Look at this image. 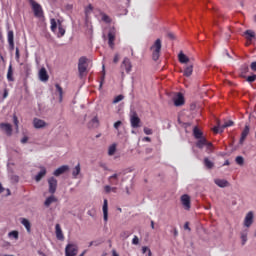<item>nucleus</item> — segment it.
I'll list each match as a JSON object with an SVG mask.
<instances>
[{
    "label": "nucleus",
    "instance_id": "f257e3e1",
    "mask_svg": "<svg viewBox=\"0 0 256 256\" xmlns=\"http://www.w3.org/2000/svg\"><path fill=\"white\" fill-rule=\"evenodd\" d=\"M28 3L32 8L34 17L37 19H43V17H45V12L43 11V6H41V4L37 3L35 0H28Z\"/></svg>",
    "mask_w": 256,
    "mask_h": 256
},
{
    "label": "nucleus",
    "instance_id": "f03ea898",
    "mask_svg": "<svg viewBox=\"0 0 256 256\" xmlns=\"http://www.w3.org/2000/svg\"><path fill=\"white\" fill-rule=\"evenodd\" d=\"M161 39H157L154 44L151 46L152 51V59L153 61H159V57H161Z\"/></svg>",
    "mask_w": 256,
    "mask_h": 256
},
{
    "label": "nucleus",
    "instance_id": "7ed1b4c3",
    "mask_svg": "<svg viewBox=\"0 0 256 256\" xmlns=\"http://www.w3.org/2000/svg\"><path fill=\"white\" fill-rule=\"evenodd\" d=\"M78 71L80 77H83L85 73L87 72V58L86 57H80L78 62Z\"/></svg>",
    "mask_w": 256,
    "mask_h": 256
},
{
    "label": "nucleus",
    "instance_id": "20e7f679",
    "mask_svg": "<svg viewBox=\"0 0 256 256\" xmlns=\"http://www.w3.org/2000/svg\"><path fill=\"white\" fill-rule=\"evenodd\" d=\"M79 253V247L76 244H68L65 248L66 256H77Z\"/></svg>",
    "mask_w": 256,
    "mask_h": 256
},
{
    "label": "nucleus",
    "instance_id": "39448f33",
    "mask_svg": "<svg viewBox=\"0 0 256 256\" xmlns=\"http://www.w3.org/2000/svg\"><path fill=\"white\" fill-rule=\"evenodd\" d=\"M174 105L175 107H182V105H185V96H183V93L178 92L173 97Z\"/></svg>",
    "mask_w": 256,
    "mask_h": 256
},
{
    "label": "nucleus",
    "instance_id": "423d86ee",
    "mask_svg": "<svg viewBox=\"0 0 256 256\" xmlns=\"http://www.w3.org/2000/svg\"><path fill=\"white\" fill-rule=\"evenodd\" d=\"M130 123L133 129H138V127H141V118H139L137 113L134 112L130 117Z\"/></svg>",
    "mask_w": 256,
    "mask_h": 256
},
{
    "label": "nucleus",
    "instance_id": "0eeeda50",
    "mask_svg": "<svg viewBox=\"0 0 256 256\" xmlns=\"http://www.w3.org/2000/svg\"><path fill=\"white\" fill-rule=\"evenodd\" d=\"M115 37H116V32H115V28H113L108 33V45L110 49H115Z\"/></svg>",
    "mask_w": 256,
    "mask_h": 256
},
{
    "label": "nucleus",
    "instance_id": "6e6552de",
    "mask_svg": "<svg viewBox=\"0 0 256 256\" xmlns=\"http://www.w3.org/2000/svg\"><path fill=\"white\" fill-rule=\"evenodd\" d=\"M7 39H8L10 51H13L15 49V34H14L13 30L8 31Z\"/></svg>",
    "mask_w": 256,
    "mask_h": 256
},
{
    "label": "nucleus",
    "instance_id": "1a4fd4ad",
    "mask_svg": "<svg viewBox=\"0 0 256 256\" xmlns=\"http://www.w3.org/2000/svg\"><path fill=\"white\" fill-rule=\"evenodd\" d=\"M254 214L252 211L248 212L244 218V227H247V229H249V227H251L253 225V219H254Z\"/></svg>",
    "mask_w": 256,
    "mask_h": 256
},
{
    "label": "nucleus",
    "instance_id": "9d476101",
    "mask_svg": "<svg viewBox=\"0 0 256 256\" xmlns=\"http://www.w3.org/2000/svg\"><path fill=\"white\" fill-rule=\"evenodd\" d=\"M48 185H49V193H51V195H55V192L57 191V179H55V177L49 178Z\"/></svg>",
    "mask_w": 256,
    "mask_h": 256
},
{
    "label": "nucleus",
    "instance_id": "9b49d317",
    "mask_svg": "<svg viewBox=\"0 0 256 256\" xmlns=\"http://www.w3.org/2000/svg\"><path fill=\"white\" fill-rule=\"evenodd\" d=\"M181 203H182L184 209H186V211H189V209H191V197H189V195H187V194L182 195Z\"/></svg>",
    "mask_w": 256,
    "mask_h": 256
},
{
    "label": "nucleus",
    "instance_id": "f8f14e48",
    "mask_svg": "<svg viewBox=\"0 0 256 256\" xmlns=\"http://www.w3.org/2000/svg\"><path fill=\"white\" fill-rule=\"evenodd\" d=\"M0 129H2V131H5L8 137H11L13 135V127L9 123H0Z\"/></svg>",
    "mask_w": 256,
    "mask_h": 256
},
{
    "label": "nucleus",
    "instance_id": "ddd939ff",
    "mask_svg": "<svg viewBox=\"0 0 256 256\" xmlns=\"http://www.w3.org/2000/svg\"><path fill=\"white\" fill-rule=\"evenodd\" d=\"M132 68L133 66L131 65V60L129 58H124L121 64V69H124L126 73H131Z\"/></svg>",
    "mask_w": 256,
    "mask_h": 256
},
{
    "label": "nucleus",
    "instance_id": "4468645a",
    "mask_svg": "<svg viewBox=\"0 0 256 256\" xmlns=\"http://www.w3.org/2000/svg\"><path fill=\"white\" fill-rule=\"evenodd\" d=\"M33 126L35 129H43L44 127H47V122L39 118H34Z\"/></svg>",
    "mask_w": 256,
    "mask_h": 256
},
{
    "label": "nucleus",
    "instance_id": "2eb2a0df",
    "mask_svg": "<svg viewBox=\"0 0 256 256\" xmlns=\"http://www.w3.org/2000/svg\"><path fill=\"white\" fill-rule=\"evenodd\" d=\"M233 125V121L229 120L227 122H225L222 126L221 124H218V126H215L213 128L214 133H218L219 129H221V131H223V129H227V127H232Z\"/></svg>",
    "mask_w": 256,
    "mask_h": 256
},
{
    "label": "nucleus",
    "instance_id": "dca6fc26",
    "mask_svg": "<svg viewBox=\"0 0 256 256\" xmlns=\"http://www.w3.org/2000/svg\"><path fill=\"white\" fill-rule=\"evenodd\" d=\"M103 215H104V221L107 223L109 221V204L107 199H104V204H103Z\"/></svg>",
    "mask_w": 256,
    "mask_h": 256
},
{
    "label": "nucleus",
    "instance_id": "f3484780",
    "mask_svg": "<svg viewBox=\"0 0 256 256\" xmlns=\"http://www.w3.org/2000/svg\"><path fill=\"white\" fill-rule=\"evenodd\" d=\"M55 233H56V239H58V241H63L65 239V236L63 235V230L61 229L60 224H56Z\"/></svg>",
    "mask_w": 256,
    "mask_h": 256
},
{
    "label": "nucleus",
    "instance_id": "a211bd4d",
    "mask_svg": "<svg viewBox=\"0 0 256 256\" xmlns=\"http://www.w3.org/2000/svg\"><path fill=\"white\" fill-rule=\"evenodd\" d=\"M39 79L43 82L49 81V74H47V69L41 68L39 70Z\"/></svg>",
    "mask_w": 256,
    "mask_h": 256
},
{
    "label": "nucleus",
    "instance_id": "6ab92c4d",
    "mask_svg": "<svg viewBox=\"0 0 256 256\" xmlns=\"http://www.w3.org/2000/svg\"><path fill=\"white\" fill-rule=\"evenodd\" d=\"M66 171H69V166L63 165V166L59 167L58 169H56L54 171L53 175H55V177H59V175H63V173H65Z\"/></svg>",
    "mask_w": 256,
    "mask_h": 256
},
{
    "label": "nucleus",
    "instance_id": "aec40b11",
    "mask_svg": "<svg viewBox=\"0 0 256 256\" xmlns=\"http://www.w3.org/2000/svg\"><path fill=\"white\" fill-rule=\"evenodd\" d=\"M247 135H249V126L246 125L244 130L241 133V137H240V145H243V143L245 142V139H247Z\"/></svg>",
    "mask_w": 256,
    "mask_h": 256
},
{
    "label": "nucleus",
    "instance_id": "412c9836",
    "mask_svg": "<svg viewBox=\"0 0 256 256\" xmlns=\"http://www.w3.org/2000/svg\"><path fill=\"white\" fill-rule=\"evenodd\" d=\"M247 235H249L248 228H246L240 232V239L242 241V245H245V243H247Z\"/></svg>",
    "mask_w": 256,
    "mask_h": 256
},
{
    "label": "nucleus",
    "instance_id": "4be33fe9",
    "mask_svg": "<svg viewBox=\"0 0 256 256\" xmlns=\"http://www.w3.org/2000/svg\"><path fill=\"white\" fill-rule=\"evenodd\" d=\"M110 185H119V174H113L108 178Z\"/></svg>",
    "mask_w": 256,
    "mask_h": 256
},
{
    "label": "nucleus",
    "instance_id": "5701e85b",
    "mask_svg": "<svg viewBox=\"0 0 256 256\" xmlns=\"http://www.w3.org/2000/svg\"><path fill=\"white\" fill-rule=\"evenodd\" d=\"M178 61L182 64L189 63V57H187L183 52H180L178 54Z\"/></svg>",
    "mask_w": 256,
    "mask_h": 256
},
{
    "label": "nucleus",
    "instance_id": "b1692460",
    "mask_svg": "<svg viewBox=\"0 0 256 256\" xmlns=\"http://www.w3.org/2000/svg\"><path fill=\"white\" fill-rule=\"evenodd\" d=\"M246 39L249 43L255 39V32L253 30H246L245 31Z\"/></svg>",
    "mask_w": 256,
    "mask_h": 256
},
{
    "label": "nucleus",
    "instance_id": "393cba45",
    "mask_svg": "<svg viewBox=\"0 0 256 256\" xmlns=\"http://www.w3.org/2000/svg\"><path fill=\"white\" fill-rule=\"evenodd\" d=\"M21 223L27 230V233H31V222H29V220L26 218H22Z\"/></svg>",
    "mask_w": 256,
    "mask_h": 256
},
{
    "label": "nucleus",
    "instance_id": "a878e982",
    "mask_svg": "<svg viewBox=\"0 0 256 256\" xmlns=\"http://www.w3.org/2000/svg\"><path fill=\"white\" fill-rule=\"evenodd\" d=\"M7 79L10 82L15 81V78L13 77V64H9L8 72H7Z\"/></svg>",
    "mask_w": 256,
    "mask_h": 256
},
{
    "label": "nucleus",
    "instance_id": "bb28decb",
    "mask_svg": "<svg viewBox=\"0 0 256 256\" xmlns=\"http://www.w3.org/2000/svg\"><path fill=\"white\" fill-rule=\"evenodd\" d=\"M65 36V28H63V24H61V21L58 20V33L57 37L61 38Z\"/></svg>",
    "mask_w": 256,
    "mask_h": 256
},
{
    "label": "nucleus",
    "instance_id": "cd10ccee",
    "mask_svg": "<svg viewBox=\"0 0 256 256\" xmlns=\"http://www.w3.org/2000/svg\"><path fill=\"white\" fill-rule=\"evenodd\" d=\"M193 135H194L195 139L203 138V132L197 126H195L193 128Z\"/></svg>",
    "mask_w": 256,
    "mask_h": 256
},
{
    "label": "nucleus",
    "instance_id": "c85d7f7f",
    "mask_svg": "<svg viewBox=\"0 0 256 256\" xmlns=\"http://www.w3.org/2000/svg\"><path fill=\"white\" fill-rule=\"evenodd\" d=\"M45 175H47V170L45 168H42L41 171L36 175L35 181L39 183V181H41L43 177H45Z\"/></svg>",
    "mask_w": 256,
    "mask_h": 256
},
{
    "label": "nucleus",
    "instance_id": "c756f323",
    "mask_svg": "<svg viewBox=\"0 0 256 256\" xmlns=\"http://www.w3.org/2000/svg\"><path fill=\"white\" fill-rule=\"evenodd\" d=\"M55 87L59 95V103H63V88L59 84H55Z\"/></svg>",
    "mask_w": 256,
    "mask_h": 256
},
{
    "label": "nucleus",
    "instance_id": "7c9ffc66",
    "mask_svg": "<svg viewBox=\"0 0 256 256\" xmlns=\"http://www.w3.org/2000/svg\"><path fill=\"white\" fill-rule=\"evenodd\" d=\"M53 203H57V199L55 198V196H49L46 200H45V202H44V205L46 206V207H49L51 204H53Z\"/></svg>",
    "mask_w": 256,
    "mask_h": 256
},
{
    "label": "nucleus",
    "instance_id": "2f4dec72",
    "mask_svg": "<svg viewBox=\"0 0 256 256\" xmlns=\"http://www.w3.org/2000/svg\"><path fill=\"white\" fill-rule=\"evenodd\" d=\"M50 25H51L50 29H51L52 33H56L57 32V27L59 25L57 24V20H55V18L50 19Z\"/></svg>",
    "mask_w": 256,
    "mask_h": 256
},
{
    "label": "nucleus",
    "instance_id": "473e14b6",
    "mask_svg": "<svg viewBox=\"0 0 256 256\" xmlns=\"http://www.w3.org/2000/svg\"><path fill=\"white\" fill-rule=\"evenodd\" d=\"M193 75V65H189L184 69V77H191Z\"/></svg>",
    "mask_w": 256,
    "mask_h": 256
},
{
    "label": "nucleus",
    "instance_id": "72a5a7b5",
    "mask_svg": "<svg viewBox=\"0 0 256 256\" xmlns=\"http://www.w3.org/2000/svg\"><path fill=\"white\" fill-rule=\"evenodd\" d=\"M214 183H216L218 187H227V185H229V182L223 179H216Z\"/></svg>",
    "mask_w": 256,
    "mask_h": 256
},
{
    "label": "nucleus",
    "instance_id": "f704fd0d",
    "mask_svg": "<svg viewBox=\"0 0 256 256\" xmlns=\"http://www.w3.org/2000/svg\"><path fill=\"white\" fill-rule=\"evenodd\" d=\"M198 142L196 143V147H198V149H203V146H205L207 144V139L202 137V138H198Z\"/></svg>",
    "mask_w": 256,
    "mask_h": 256
},
{
    "label": "nucleus",
    "instance_id": "c9c22d12",
    "mask_svg": "<svg viewBox=\"0 0 256 256\" xmlns=\"http://www.w3.org/2000/svg\"><path fill=\"white\" fill-rule=\"evenodd\" d=\"M88 127H99V118L95 116L88 124Z\"/></svg>",
    "mask_w": 256,
    "mask_h": 256
},
{
    "label": "nucleus",
    "instance_id": "e433bc0d",
    "mask_svg": "<svg viewBox=\"0 0 256 256\" xmlns=\"http://www.w3.org/2000/svg\"><path fill=\"white\" fill-rule=\"evenodd\" d=\"M79 173H81V164H78V165L74 168V170H73V172H72V175H73L74 179H77V176L79 175Z\"/></svg>",
    "mask_w": 256,
    "mask_h": 256
},
{
    "label": "nucleus",
    "instance_id": "4c0bfd02",
    "mask_svg": "<svg viewBox=\"0 0 256 256\" xmlns=\"http://www.w3.org/2000/svg\"><path fill=\"white\" fill-rule=\"evenodd\" d=\"M115 151H117V145L116 144H112L111 146H109L108 148V155L111 157L113 155H115Z\"/></svg>",
    "mask_w": 256,
    "mask_h": 256
},
{
    "label": "nucleus",
    "instance_id": "58836bf2",
    "mask_svg": "<svg viewBox=\"0 0 256 256\" xmlns=\"http://www.w3.org/2000/svg\"><path fill=\"white\" fill-rule=\"evenodd\" d=\"M204 165L207 169H213L215 164L209 158H204Z\"/></svg>",
    "mask_w": 256,
    "mask_h": 256
},
{
    "label": "nucleus",
    "instance_id": "ea45409f",
    "mask_svg": "<svg viewBox=\"0 0 256 256\" xmlns=\"http://www.w3.org/2000/svg\"><path fill=\"white\" fill-rule=\"evenodd\" d=\"M91 13H93V5L89 4L86 8H85V16L89 17V15H91Z\"/></svg>",
    "mask_w": 256,
    "mask_h": 256
},
{
    "label": "nucleus",
    "instance_id": "a19ab883",
    "mask_svg": "<svg viewBox=\"0 0 256 256\" xmlns=\"http://www.w3.org/2000/svg\"><path fill=\"white\" fill-rule=\"evenodd\" d=\"M101 16H102V21H104V23H111V17H109V15L105 13H101Z\"/></svg>",
    "mask_w": 256,
    "mask_h": 256
},
{
    "label": "nucleus",
    "instance_id": "79ce46f5",
    "mask_svg": "<svg viewBox=\"0 0 256 256\" xmlns=\"http://www.w3.org/2000/svg\"><path fill=\"white\" fill-rule=\"evenodd\" d=\"M235 161L237 165H243L245 163V159L243 158V156H237Z\"/></svg>",
    "mask_w": 256,
    "mask_h": 256
},
{
    "label": "nucleus",
    "instance_id": "37998d69",
    "mask_svg": "<svg viewBox=\"0 0 256 256\" xmlns=\"http://www.w3.org/2000/svg\"><path fill=\"white\" fill-rule=\"evenodd\" d=\"M9 237H13L14 239H19V232L18 231H11L9 232Z\"/></svg>",
    "mask_w": 256,
    "mask_h": 256
},
{
    "label": "nucleus",
    "instance_id": "c03bdc74",
    "mask_svg": "<svg viewBox=\"0 0 256 256\" xmlns=\"http://www.w3.org/2000/svg\"><path fill=\"white\" fill-rule=\"evenodd\" d=\"M142 253L145 254V253H148V256H152L153 254L151 253V249H149V247L147 246H143L142 247Z\"/></svg>",
    "mask_w": 256,
    "mask_h": 256
},
{
    "label": "nucleus",
    "instance_id": "a18cd8bd",
    "mask_svg": "<svg viewBox=\"0 0 256 256\" xmlns=\"http://www.w3.org/2000/svg\"><path fill=\"white\" fill-rule=\"evenodd\" d=\"M123 99H125V97L123 95H118L114 98L113 100V103L116 104V103H119L120 101H123Z\"/></svg>",
    "mask_w": 256,
    "mask_h": 256
},
{
    "label": "nucleus",
    "instance_id": "49530a36",
    "mask_svg": "<svg viewBox=\"0 0 256 256\" xmlns=\"http://www.w3.org/2000/svg\"><path fill=\"white\" fill-rule=\"evenodd\" d=\"M145 135H153V129L144 127L143 129Z\"/></svg>",
    "mask_w": 256,
    "mask_h": 256
},
{
    "label": "nucleus",
    "instance_id": "de8ad7c7",
    "mask_svg": "<svg viewBox=\"0 0 256 256\" xmlns=\"http://www.w3.org/2000/svg\"><path fill=\"white\" fill-rule=\"evenodd\" d=\"M255 80H256V75H252V76L247 77L248 83H254Z\"/></svg>",
    "mask_w": 256,
    "mask_h": 256
},
{
    "label": "nucleus",
    "instance_id": "09e8293b",
    "mask_svg": "<svg viewBox=\"0 0 256 256\" xmlns=\"http://www.w3.org/2000/svg\"><path fill=\"white\" fill-rule=\"evenodd\" d=\"M93 245H94L95 247H99V245H101V243L98 242V241H91V242L89 243V247H93Z\"/></svg>",
    "mask_w": 256,
    "mask_h": 256
},
{
    "label": "nucleus",
    "instance_id": "8fccbe9b",
    "mask_svg": "<svg viewBox=\"0 0 256 256\" xmlns=\"http://www.w3.org/2000/svg\"><path fill=\"white\" fill-rule=\"evenodd\" d=\"M120 125H123V122H121V121L115 122V123H114V129L119 130V126H120Z\"/></svg>",
    "mask_w": 256,
    "mask_h": 256
},
{
    "label": "nucleus",
    "instance_id": "3c124183",
    "mask_svg": "<svg viewBox=\"0 0 256 256\" xmlns=\"http://www.w3.org/2000/svg\"><path fill=\"white\" fill-rule=\"evenodd\" d=\"M132 244L139 245V238L137 236H134V238L132 239Z\"/></svg>",
    "mask_w": 256,
    "mask_h": 256
},
{
    "label": "nucleus",
    "instance_id": "603ef678",
    "mask_svg": "<svg viewBox=\"0 0 256 256\" xmlns=\"http://www.w3.org/2000/svg\"><path fill=\"white\" fill-rule=\"evenodd\" d=\"M13 121H14L15 127L18 128L19 127V120L17 119V116L13 117Z\"/></svg>",
    "mask_w": 256,
    "mask_h": 256
},
{
    "label": "nucleus",
    "instance_id": "864d4df0",
    "mask_svg": "<svg viewBox=\"0 0 256 256\" xmlns=\"http://www.w3.org/2000/svg\"><path fill=\"white\" fill-rule=\"evenodd\" d=\"M7 97H9V90H7V88H5L4 93H3V99H7Z\"/></svg>",
    "mask_w": 256,
    "mask_h": 256
},
{
    "label": "nucleus",
    "instance_id": "5fc2aeb1",
    "mask_svg": "<svg viewBox=\"0 0 256 256\" xmlns=\"http://www.w3.org/2000/svg\"><path fill=\"white\" fill-rule=\"evenodd\" d=\"M15 57H16V61H19V59L21 58V54H19V48H16Z\"/></svg>",
    "mask_w": 256,
    "mask_h": 256
},
{
    "label": "nucleus",
    "instance_id": "6e6d98bb",
    "mask_svg": "<svg viewBox=\"0 0 256 256\" xmlns=\"http://www.w3.org/2000/svg\"><path fill=\"white\" fill-rule=\"evenodd\" d=\"M250 69H251L252 71H256V62H252V63H251Z\"/></svg>",
    "mask_w": 256,
    "mask_h": 256
},
{
    "label": "nucleus",
    "instance_id": "4d7b16f0",
    "mask_svg": "<svg viewBox=\"0 0 256 256\" xmlns=\"http://www.w3.org/2000/svg\"><path fill=\"white\" fill-rule=\"evenodd\" d=\"M104 191H105L106 193H110V192H111V186L106 185V186L104 187Z\"/></svg>",
    "mask_w": 256,
    "mask_h": 256
},
{
    "label": "nucleus",
    "instance_id": "13d9d810",
    "mask_svg": "<svg viewBox=\"0 0 256 256\" xmlns=\"http://www.w3.org/2000/svg\"><path fill=\"white\" fill-rule=\"evenodd\" d=\"M114 63H119V54H116L113 59Z\"/></svg>",
    "mask_w": 256,
    "mask_h": 256
},
{
    "label": "nucleus",
    "instance_id": "bf43d9fd",
    "mask_svg": "<svg viewBox=\"0 0 256 256\" xmlns=\"http://www.w3.org/2000/svg\"><path fill=\"white\" fill-rule=\"evenodd\" d=\"M184 229L187 230V231H191V228L189 227V222H186L184 224Z\"/></svg>",
    "mask_w": 256,
    "mask_h": 256
},
{
    "label": "nucleus",
    "instance_id": "052dcab7",
    "mask_svg": "<svg viewBox=\"0 0 256 256\" xmlns=\"http://www.w3.org/2000/svg\"><path fill=\"white\" fill-rule=\"evenodd\" d=\"M27 141H29V138L27 136H24L22 139H21V143L25 144L27 143Z\"/></svg>",
    "mask_w": 256,
    "mask_h": 256
},
{
    "label": "nucleus",
    "instance_id": "680f3d73",
    "mask_svg": "<svg viewBox=\"0 0 256 256\" xmlns=\"http://www.w3.org/2000/svg\"><path fill=\"white\" fill-rule=\"evenodd\" d=\"M205 145L208 147V149H211V147H213V143L208 142V141H206Z\"/></svg>",
    "mask_w": 256,
    "mask_h": 256
},
{
    "label": "nucleus",
    "instance_id": "e2e57ef3",
    "mask_svg": "<svg viewBox=\"0 0 256 256\" xmlns=\"http://www.w3.org/2000/svg\"><path fill=\"white\" fill-rule=\"evenodd\" d=\"M169 39H175V35L173 33H168Z\"/></svg>",
    "mask_w": 256,
    "mask_h": 256
},
{
    "label": "nucleus",
    "instance_id": "0e129e2a",
    "mask_svg": "<svg viewBox=\"0 0 256 256\" xmlns=\"http://www.w3.org/2000/svg\"><path fill=\"white\" fill-rule=\"evenodd\" d=\"M143 141H147L148 143H151V139L149 137H144Z\"/></svg>",
    "mask_w": 256,
    "mask_h": 256
},
{
    "label": "nucleus",
    "instance_id": "69168bd1",
    "mask_svg": "<svg viewBox=\"0 0 256 256\" xmlns=\"http://www.w3.org/2000/svg\"><path fill=\"white\" fill-rule=\"evenodd\" d=\"M112 193H117V187H111Z\"/></svg>",
    "mask_w": 256,
    "mask_h": 256
},
{
    "label": "nucleus",
    "instance_id": "338daca9",
    "mask_svg": "<svg viewBox=\"0 0 256 256\" xmlns=\"http://www.w3.org/2000/svg\"><path fill=\"white\" fill-rule=\"evenodd\" d=\"M5 191V188H3V185L0 183V193H3Z\"/></svg>",
    "mask_w": 256,
    "mask_h": 256
},
{
    "label": "nucleus",
    "instance_id": "774afa93",
    "mask_svg": "<svg viewBox=\"0 0 256 256\" xmlns=\"http://www.w3.org/2000/svg\"><path fill=\"white\" fill-rule=\"evenodd\" d=\"M1 61H5V58H4L3 55H1V53H0V64H1Z\"/></svg>",
    "mask_w": 256,
    "mask_h": 256
}]
</instances>
